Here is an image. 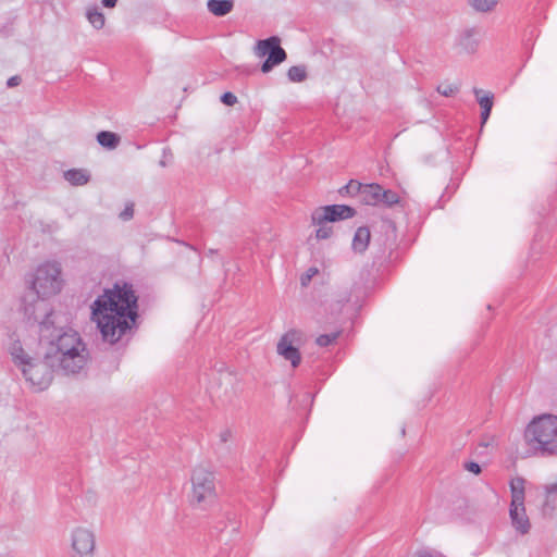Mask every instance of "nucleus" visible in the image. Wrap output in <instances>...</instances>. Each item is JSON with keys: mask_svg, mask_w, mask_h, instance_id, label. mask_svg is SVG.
Listing matches in <instances>:
<instances>
[{"mask_svg": "<svg viewBox=\"0 0 557 557\" xmlns=\"http://www.w3.org/2000/svg\"><path fill=\"white\" fill-rule=\"evenodd\" d=\"M98 143L108 149H114L120 143V137L115 133L102 131L97 135Z\"/></svg>", "mask_w": 557, "mask_h": 557, "instance_id": "obj_20", "label": "nucleus"}, {"mask_svg": "<svg viewBox=\"0 0 557 557\" xmlns=\"http://www.w3.org/2000/svg\"><path fill=\"white\" fill-rule=\"evenodd\" d=\"M313 225H317L318 228L315 231V237L317 239H326L331 236L333 230L329 225V222L324 223H312Z\"/></svg>", "mask_w": 557, "mask_h": 557, "instance_id": "obj_24", "label": "nucleus"}, {"mask_svg": "<svg viewBox=\"0 0 557 557\" xmlns=\"http://www.w3.org/2000/svg\"><path fill=\"white\" fill-rule=\"evenodd\" d=\"M524 479L520 476L513 478L510 481L511 503L521 505V502H524Z\"/></svg>", "mask_w": 557, "mask_h": 557, "instance_id": "obj_17", "label": "nucleus"}, {"mask_svg": "<svg viewBox=\"0 0 557 557\" xmlns=\"http://www.w3.org/2000/svg\"><path fill=\"white\" fill-rule=\"evenodd\" d=\"M346 189L350 193L356 190L358 194V198L361 202L369 206H377L380 205V194H381V185L379 184H366L361 185L357 182L351 181Z\"/></svg>", "mask_w": 557, "mask_h": 557, "instance_id": "obj_11", "label": "nucleus"}, {"mask_svg": "<svg viewBox=\"0 0 557 557\" xmlns=\"http://www.w3.org/2000/svg\"><path fill=\"white\" fill-rule=\"evenodd\" d=\"M287 76L289 81L300 83L307 77L306 67L300 65L292 66L287 72Z\"/></svg>", "mask_w": 557, "mask_h": 557, "instance_id": "obj_22", "label": "nucleus"}, {"mask_svg": "<svg viewBox=\"0 0 557 557\" xmlns=\"http://www.w3.org/2000/svg\"><path fill=\"white\" fill-rule=\"evenodd\" d=\"M64 180L69 182L72 186H83L87 184L90 180V174L87 170L83 169H72L65 171Z\"/></svg>", "mask_w": 557, "mask_h": 557, "instance_id": "obj_15", "label": "nucleus"}, {"mask_svg": "<svg viewBox=\"0 0 557 557\" xmlns=\"http://www.w3.org/2000/svg\"><path fill=\"white\" fill-rule=\"evenodd\" d=\"M319 273V269L315 267L309 268L301 276H300V284L302 287H307L312 277H314Z\"/></svg>", "mask_w": 557, "mask_h": 557, "instance_id": "obj_25", "label": "nucleus"}, {"mask_svg": "<svg viewBox=\"0 0 557 557\" xmlns=\"http://www.w3.org/2000/svg\"><path fill=\"white\" fill-rule=\"evenodd\" d=\"M304 343V334L298 330H289L286 332L277 343V354L285 360L290 361L293 368L299 366L301 357L298 346Z\"/></svg>", "mask_w": 557, "mask_h": 557, "instance_id": "obj_8", "label": "nucleus"}, {"mask_svg": "<svg viewBox=\"0 0 557 557\" xmlns=\"http://www.w3.org/2000/svg\"><path fill=\"white\" fill-rule=\"evenodd\" d=\"M399 201V197L398 195L391 190V189H383V187L381 186V194H380V205H385V206H394L396 203H398Z\"/></svg>", "mask_w": 557, "mask_h": 557, "instance_id": "obj_21", "label": "nucleus"}, {"mask_svg": "<svg viewBox=\"0 0 557 557\" xmlns=\"http://www.w3.org/2000/svg\"><path fill=\"white\" fill-rule=\"evenodd\" d=\"M133 214H134L133 205H129V206H126V208L121 212L120 216L123 220H129L131 218H133Z\"/></svg>", "mask_w": 557, "mask_h": 557, "instance_id": "obj_32", "label": "nucleus"}, {"mask_svg": "<svg viewBox=\"0 0 557 557\" xmlns=\"http://www.w3.org/2000/svg\"><path fill=\"white\" fill-rule=\"evenodd\" d=\"M436 90H437V92H440L441 95H443L445 97H450L458 91V87L453 84L440 85V86H437Z\"/></svg>", "mask_w": 557, "mask_h": 557, "instance_id": "obj_27", "label": "nucleus"}, {"mask_svg": "<svg viewBox=\"0 0 557 557\" xmlns=\"http://www.w3.org/2000/svg\"><path fill=\"white\" fill-rule=\"evenodd\" d=\"M355 210L345 205H332L317 208L311 214L312 223L335 222L351 218Z\"/></svg>", "mask_w": 557, "mask_h": 557, "instance_id": "obj_10", "label": "nucleus"}, {"mask_svg": "<svg viewBox=\"0 0 557 557\" xmlns=\"http://www.w3.org/2000/svg\"><path fill=\"white\" fill-rule=\"evenodd\" d=\"M86 18L95 29H101L106 24L104 14L97 7H89L86 10Z\"/></svg>", "mask_w": 557, "mask_h": 557, "instance_id": "obj_19", "label": "nucleus"}, {"mask_svg": "<svg viewBox=\"0 0 557 557\" xmlns=\"http://www.w3.org/2000/svg\"><path fill=\"white\" fill-rule=\"evenodd\" d=\"M48 360L65 374H76L84 370L89 352L79 334L69 330L52 339L47 349Z\"/></svg>", "mask_w": 557, "mask_h": 557, "instance_id": "obj_2", "label": "nucleus"}, {"mask_svg": "<svg viewBox=\"0 0 557 557\" xmlns=\"http://www.w3.org/2000/svg\"><path fill=\"white\" fill-rule=\"evenodd\" d=\"M547 502L557 496V482L545 486Z\"/></svg>", "mask_w": 557, "mask_h": 557, "instance_id": "obj_30", "label": "nucleus"}, {"mask_svg": "<svg viewBox=\"0 0 557 557\" xmlns=\"http://www.w3.org/2000/svg\"><path fill=\"white\" fill-rule=\"evenodd\" d=\"M465 469H466V470H468V471H470V472H472V473H474V474H479V473L481 472V467H480V465H479V463H476V462H473V461H471V462H466V463H465Z\"/></svg>", "mask_w": 557, "mask_h": 557, "instance_id": "obj_31", "label": "nucleus"}, {"mask_svg": "<svg viewBox=\"0 0 557 557\" xmlns=\"http://www.w3.org/2000/svg\"><path fill=\"white\" fill-rule=\"evenodd\" d=\"M11 339L10 355L14 363L21 369L29 387L35 392L47 389L52 382L53 368L55 367L54 363L48 360V352L46 351L44 359L34 358L24 350L18 339L13 337Z\"/></svg>", "mask_w": 557, "mask_h": 557, "instance_id": "obj_3", "label": "nucleus"}, {"mask_svg": "<svg viewBox=\"0 0 557 557\" xmlns=\"http://www.w3.org/2000/svg\"><path fill=\"white\" fill-rule=\"evenodd\" d=\"M524 438L536 450L557 453V416L544 413L534 417L525 428Z\"/></svg>", "mask_w": 557, "mask_h": 557, "instance_id": "obj_5", "label": "nucleus"}, {"mask_svg": "<svg viewBox=\"0 0 557 557\" xmlns=\"http://www.w3.org/2000/svg\"><path fill=\"white\" fill-rule=\"evenodd\" d=\"M457 47L466 52L473 53L479 46L478 33L474 29L462 32L457 38Z\"/></svg>", "mask_w": 557, "mask_h": 557, "instance_id": "obj_13", "label": "nucleus"}, {"mask_svg": "<svg viewBox=\"0 0 557 557\" xmlns=\"http://www.w3.org/2000/svg\"><path fill=\"white\" fill-rule=\"evenodd\" d=\"M337 337H338V333L323 334V335H320L315 342L319 346L325 347V346L333 344Z\"/></svg>", "mask_w": 557, "mask_h": 557, "instance_id": "obj_26", "label": "nucleus"}, {"mask_svg": "<svg viewBox=\"0 0 557 557\" xmlns=\"http://www.w3.org/2000/svg\"><path fill=\"white\" fill-rule=\"evenodd\" d=\"M63 284L64 281L62 277V267L60 262L45 261L40 263L34 271L32 289L41 299L36 306L38 309L42 310V314H38L36 310L30 312L28 308H26V313L33 317V319L40 324H45V320L42 318H46L48 314V305L44 302V300L58 295L61 292Z\"/></svg>", "mask_w": 557, "mask_h": 557, "instance_id": "obj_4", "label": "nucleus"}, {"mask_svg": "<svg viewBox=\"0 0 557 557\" xmlns=\"http://www.w3.org/2000/svg\"><path fill=\"white\" fill-rule=\"evenodd\" d=\"M96 548V539L91 530L77 527L71 533L70 557H92Z\"/></svg>", "mask_w": 557, "mask_h": 557, "instance_id": "obj_9", "label": "nucleus"}, {"mask_svg": "<svg viewBox=\"0 0 557 557\" xmlns=\"http://www.w3.org/2000/svg\"><path fill=\"white\" fill-rule=\"evenodd\" d=\"M21 78L18 76H12L8 79L7 85L8 87H15L20 84Z\"/></svg>", "mask_w": 557, "mask_h": 557, "instance_id": "obj_33", "label": "nucleus"}, {"mask_svg": "<svg viewBox=\"0 0 557 557\" xmlns=\"http://www.w3.org/2000/svg\"><path fill=\"white\" fill-rule=\"evenodd\" d=\"M509 516L513 528L521 534H525L530 530V521L525 512L524 502L521 505L510 503Z\"/></svg>", "mask_w": 557, "mask_h": 557, "instance_id": "obj_12", "label": "nucleus"}, {"mask_svg": "<svg viewBox=\"0 0 557 557\" xmlns=\"http://www.w3.org/2000/svg\"><path fill=\"white\" fill-rule=\"evenodd\" d=\"M498 0H471V5L475 11L479 12H488L493 10Z\"/></svg>", "mask_w": 557, "mask_h": 557, "instance_id": "obj_23", "label": "nucleus"}, {"mask_svg": "<svg viewBox=\"0 0 557 557\" xmlns=\"http://www.w3.org/2000/svg\"><path fill=\"white\" fill-rule=\"evenodd\" d=\"M208 10L215 16H224L232 11L233 2L231 0H209Z\"/></svg>", "mask_w": 557, "mask_h": 557, "instance_id": "obj_18", "label": "nucleus"}, {"mask_svg": "<svg viewBox=\"0 0 557 557\" xmlns=\"http://www.w3.org/2000/svg\"><path fill=\"white\" fill-rule=\"evenodd\" d=\"M101 3L104 8L112 9L116 5L117 0H102Z\"/></svg>", "mask_w": 557, "mask_h": 557, "instance_id": "obj_34", "label": "nucleus"}, {"mask_svg": "<svg viewBox=\"0 0 557 557\" xmlns=\"http://www.w3.org/2000/svg\"><path fill=\"white\" fill-rule=\"evenodd\" d=\"M278 37H270L268 39L259 40L253 49L255 54L258 58L268 55L267 60L261 65L263 73H269L274 66L281 64L286 60V52L280 46Z\"/></svg>", "mask_w": 557, "mask_h": 557, "instance_id": "obj_7", "label": "nucleus"}, {"mask_svg": "<svg viewBox=\"0 0 557 557\" xmlns=\"http://www.w3.org/2000/svg\"><path fill=\"white\" fill-rule=\"evenodd\" d=\"M480 447L488 449H498L497 440L493 436H486L480 442Z\"/></svg>", "mask_w": 557, "mask_h": 557, "instance_id": "obj_28", "label": "nucleus"}, {"mask_svg": "<svg viewBox=\"0 0 557 557\" xmlns=\"http://www.w3.org/2000/svg\"><path fill=\"white\" fill-rule=\"evenodd\" d=\"M476 100L482 109L481 119L482 124L486 123L493 107V95L491 92H483L481 89L474 88L473 90Z\"/></svg>", "mask_w": 557, "mask_h": 557, "instance_id": "obj_14", "label": "nucleus"}, {"mask_svg": "<svg viewBox=\"0 0 557 557\" xmlns=\"http://www.w3.org/2000/svg\"><path fill=\"white\" fill-rule=\"evenodd\" d=\"M189 503L198 509H208L216 499L215 474L205 466L194 468L190 475Z\"/></svg>", "mask_w": 557, "mask_h": 557, "instance_id": "obj_6", "label": "nucleus"}, {"mask_svg": "<svg viewBox=\"0 0 557 557\" xmlns=\"http://www.w3.org/2000/svg\"><path fill=\"white\" fill-rule=\"evenodd\" d=\"M418 557H443V556L437 555V554H432V553H429V552H424V553L419 554Z\"/></svg>", "mask_w": 557, "mask_h": 557, "instance_id": "obj_35", "label": "nucleus"}, {"mask_svg": "<svg viewBox=\"0 0 557 557\" xmlns=\"http://www.w3.org/2000/svg\"><path fill=\"white\" fill-rule=\"evenodd\" d=\"M137 318V296L131 285L115 284L104 290L91 306V319L103 341L114 344L129 330Z\"/></svg>", "mask_w": 557, "mask_h": 557, "instance_id": "obj_1", "label": "nucleus"}, {"mask_svg": "<svg viewBox=\"0 0 557 557\" xmlns=\"http://www.w3.org/2000/svg\"><path fill=\"white\" fill-rule=\"evenodd\" d=\"M221 101L226 106H234L237 102V97L227 91L222 95Z\"/></svg>", "mask_w": 557, "mask_h": 557, "instance_id": "obj_29", "label": "nucleus"}, {"mask_svg": "<svg viewBox=\"0 0 557 557\" xmlns=\"http://www.w3.org/2000/svg\"><path fill=\"white\" fill-rule=\"evenodd\" d=\"M370 237H371V235H370V231L368 227H366V226L359 227L356 231L354 239H352V249L356 252H363L369 245Z\"/></svg>", "mask_w": 557, "mask_h": 557, "instance_id": "obj_16", "label": "nucleus"}]
</instances>
